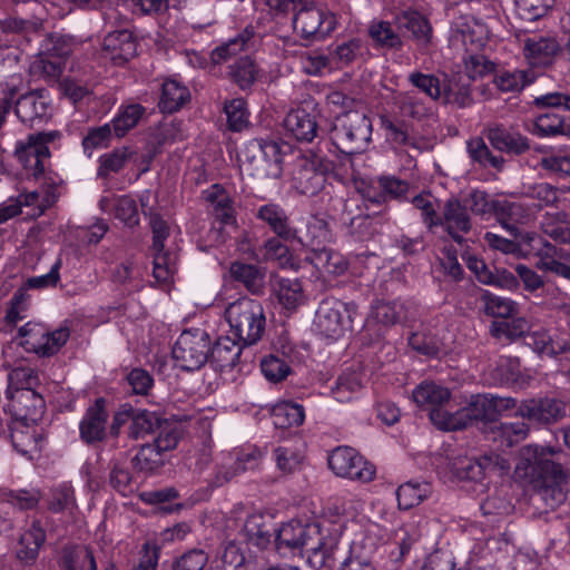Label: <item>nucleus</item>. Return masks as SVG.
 <instances>
[{
  "label": "nucleus",
  "instance_id": "nucleus-1",
  "mask_svg": "<svg viewBox=\"0 0 570 570\" xmlns=\"http://www.w3.org/2000/svg\"><path fill=\"white\" fill-rule=\"evenodd\" d=\"M551 448L525 445L520 450L514 473L529 485L531 504L543 512L554 510L567 499L568 474L562 465L549 459Z\"/></svg>",
  "mask_w": 570,
  "mask_h": 570
},
{
  "label": "nucleus",
  "instance_id": "nucleus-2",
  "mask_svg": "<svg viewBox=\"0 0 570 570\" xmlns=\"http://www.w3.org/2000/svg\"><path fill=\"white\" fill-rule=\"evenodd\" d=\"M275 548L281 554L305 549L307 562L315 570H331L338 548L340 531L330 523L289 521L275 532Z\"/></svg>",
  "mask_w": 570,
  "mask_h": 570
},
{
  "label": "nucleus",
  "instance_id": "nucleus-3",
  "mask_svg": "<svg viewBox=\"0 0 570 570\" xmlns=\"http://www.w3.org/2000/svg\"><path fill=\"white\" fill-rule=\"evenodd\" d=\"M328 134L337 151L348 156L360 154L371 141L372 121L363 112L347 111L334 118Z\"/></svg>",
  "mask_w": 570,
  "mask_h": 570
},
{
  "label": "nucleus",
  "instance_id": "nucleus-4",
  "mask_svg": "<svg viewBox=\"0 0 570 570\" xmlns=\"http://www.w3.org/2000/svg\"><path fill=\"white\" fill-rule=\"evenodd\" d=\"M230 332L243 345L257 343L265 331V313L262 304L248 297H240L225 309Z\"/></svg>",
  "mask_w": 570,
  "mask_h": 570
},
{
  "label": "nucleus",
  "instance_id": "nucleus-5",
  "mask_svg": "<svg viewBox=\"0 0 570 570\" xmlns=\"http://www.w3.org/2000/svg\"><path fill=\"white\" fill-rule=\"evenodd\" d=\"M327 144L308 149L298 160L293 171L292 185L302 195H316L326 181V175L333 173L335 164L328 158Z\"/></svg>",
  "mask_w": 570,
  "mask_h": 570
},
{
  "label": "nucleus",
  "instance_id": "nucleus-6",
  "mask_svg": "<svg viewBox=\"0 0 570 570\" xmlns=\"http://www.w3.org/2000/svg\"><path fill=\"white\" fill-rule=\"evenodd\" d=\"M59 130L38 131L27 135L14 144L13 157L26 170L28 176L41 177L51 157L50 145L60 140Z\"/></svg>",
  "mask_w": 570,
  "mask_h": 570
},
{
  "label": "nucleus",
  "instance_id": "nucleus-7",
  "mask_svg": "<svg viewBox=\"0 0 570 570\" xmlns=\"http://www.w3.org/2000/svg\"><path fill=\"white\" fill-rule=\"evenodd\" d=\"M356 309L357 306L354 303L326 297L320 303L315 313V328L325 337L337 338L351 326Z\"/></svg>",
  "mask_w": 570,
  "mask_h": 570
},
{
  "label": "nucleus",
  "instance_id": "nucleus-8",
  "mask_svg": "<svg viewBox=\"0 0 570 570\" xmlns=\"http://www.w3.org/2000/svg\"><path fill=\"white\" fill-rule=\"evenodd\" d=\"M210 345V336L205 330H186L173 347V357L183 370L195 371L208 361Z\"/></svg>",
  "mask_w": 570,
  "mask_h": 570
},
{
  "label": "nucleus",
  "instance_id": "nucleus-9",
  "mask_svg": "<svg viewBox=\"0 0 570 570\" xmlns=\"http://www.w3.org/2000/svg\"><path fill=\"white\" fill-rule=\"evenodd\" d=\"M517 406V400L513 397H501L492 394H478L471 397L468 405L461 409L464 428L473 422H484L489 424V430L497 423L498 417L508 410Z\"/></svg>",
  "mask_w": 570,
  "mask_h": 570
},
{
  "label": "nucleus",
  "instance_id": "nucleus-10",
  "mask_svg": "<svg viewBox=\"0 0 570 570\" xmlns=\"http://www.w3.org/2000/svg\"><path fill=\"white\" fill-rule=\"evenodd\" d=\"M330 469L341 478L370 482L375 475V468L353 448L338 446L328 456Z\"/></svg>",
  "mask_w": 570,
  "mask_h": 570
},
{
  "label": "nucleus",
  "instance_id": "nucleus-11",
  "mask_svg": "<svg viewBox=\"0 0 570 570\" xmlns=\"http://www.w3.org/2000/svg\"><path fill=\"white\" fill-rule=\"evenodd\" d=\"M6 397L7 409L14 421L35 424L45 413V400L36 390H6Z\"/></svg>",
  "mask_w": 570,
  "mask_h": 570
},
{
  "label": "nucleus",
  "instance_id": "nucleus-12",
  "mask_svg": "<svg viewBox=\"0 0 570 570\" xmlns=\"http://www.w3.org/2000/svg\"><path fill=\"white\" fill-rule=\"evenodd\" d=\"M294 12V29L304 38L315 35L326 36L335 27L334 16L326 14L309 0H304Z\"/></svg>",
  "mask_w": 570,
  "mask_h": 570
},
{
  "label": "nucleus",
  "instance_id": "nucleus-13",
  "mask_svg": "<svg viewBox=\"0 0 570 570\" xmlns=\"http://www.w3.org/2000/svg\"><path fill=\"white\" fill-rule=\"evenodd\" d=\"M248 151L254 153L249 161L253 167L252 175L267 178L281 175L283 157L277 141L256 139L249 144Z\"/></svg>",
  "mask_w": 570,
  "mask_h": 570
},
{
  "label": "nucleus",
  "instance_id": "nucleus-14",
  "mask_svg": "<svg viewBox=\"0 0 570 570\" xmlns=\"http://www.w3.org/2000/svg\"><path fill=\"white\" fill-rule=\"evenodd\" d=\"M439 219V226L444 227L453 242L463 245L465 242L464 235L472 229V220L466 204H463L456 197H450L445 200Z\"/></svg>",
  "mask_w": 570,
  "mask_h": 570
},
{
  "label": "nucleus",
  "instance_id": "nucleus-15",
  "mask_svg": "<svg viewBox=\"0 0 570 570\" xmlns=\"http://www.w3.org/2000/svg\"><path fill=\"white\" fill-rule=\"evenodd\" d=\"M343 220L352 236L357 239L364 240L373 236L376 232V225L383 223V217L380 213L370 212L365 205V210L353 200H348L344 205Z\"/></svg>",
  "mask_w": 570,
  "mask_h": 570
},
{
  "label": "nucleus",
  "instance_id": "nucleus-16",
  "mask_svg": "<svg viewBox=\"0 0 570 570\" xmlns=\"http://www.w3.org/2000/svg\"><path fill=\"white\" fill-rule=\"evenodd\" d=\"M264 453L259 449L242 450L236 453L235 458L229 455V462H223L217 465L215 475L210 483L214 487H223L230 482L234 478L258 468Z\"/></svg>",
  "mask_w": 570,
  "mask_h": 570
},
{
  "label": "nucleus",
  "instance_id": "nucleus-17",
  "mask_svg": "<svg viewBox=\"0 0 570 570\" xmlns=\"http://www.w3.org/2000/svg\"><path fill=\"white\" fill-rule=\"evenodd\" d=\"M510 462L498 453H485L478 459H465L456 468L458 476L462 480L480 481L488 472L504 473L509 471Z\"/></svg>",
  "mask_w": 570,
  "mask_h": 570
},
{
  "label": "nucleus",
  "instance_id": "nucleus-18",
  "mask_svg": "<svg viewBox=\"0 0 570 570\" xmlns=\"http://www.w3.org/2000/svg\"><path fill=\"white\" fill-rule=\"evenodd\" d=\"M108 412L106 402L99 397L89 406L79 423L80 439L86 444L102 442L107 436Z\"/></svg>",
  "mask_w": 570,
  "mask_h": 570
},
{
  "label": "nucleus",
  "instance_id": "nucleus-19",
  "mask_svg": "<svg viewBox=\"0 0 570 570\" xmlns=\"http://www.w3.org/2000/svg\"><path fill=\"white\" fill-rule=\"evenodd\" d=\"M397 30L409 33V37L421 47L432 42L433 29L425 16L412 9L399 12L394 18Z\"/></svg>",
  "mask_w": 570,
  "mask_h": 570
},
{
  "label": "nucleus",
  "instance_id": "nucleus-20",
  "mask_svg": "<svg viewBox=\"0 0 570 570\" xmlns=\"http://www.w3.org/2000/svg\"><path fill=\"white\" fill-rule=\"evenodd\" d=\"M560 51V45L553 37L533 35L523 43V55L532 67H548Z\"/></svg>",
  "mask_w": 570,
  "mask_h": 570
},
{
  "label": "nucleus",
  "instance_id": "nucleus-21",
  "mask_svg": "<svg viewBox=\"0 0 570 570\" xmlns=\"http://www.w3.org/2000/svg\"><path fill=\"white\" fill-rule=\"evenodd\" d=\"M562 403L554 399H531L523 401L517 410V415L538 423H550L563 415Z\"/></svg>",
  "mask_w": 570,
  "mask_h": 570
},
{
  "label": "nucleus",
  "instance_id": "nucleus-22",
  "mask_svg": "<svg viewBox=\"0 0 570 570\" xmlns=\"http://www.w3.org/2000/svg\"><path fill=\"white\" fill-rule=\"evenodd\" d=\"M102 50L114 63L124 65L136 56L137 41L131 31L116 30L104 38Z\"/></svg>",
  "mask_w": 570,
  "mask_h": 570
},
{
  "label": "nucleus",
  "instance_id": "nucleus-23",
  "mask_svg": "<svg viewBox=\"0 0 570 570\" xmlns=\"http://www.w3.org/2000/svg\"><path fill=\"white\" fill-rule=\"evenodd\" d=\"M495 208L498 223L513 237L520 235L518 225H528L532 220L531 208L520 202L499 199Z\"/></svg>",
  "mask_w": 570,
  "mask_h": 570
},
{
  "label": "nucleus",
  "instance_id": "nucleus-24",
  "mask_svg": "<svg viewBox=\"0 0 570 570\" xmlns=\"http://www.w3.org/2000/svg\"><path fill=\"white\" fill-rule=\"evenodd\" d=\"M302 246L311 249V253L323 248L332 240L328 223L318 216L307 218L304 227L295 228V238Z\"/></svg>",
  "mask_w": 570,
  "mask_h": 570
},
{
  "label": "nucleus",
  "instance_id": "nucleus-25",
  "mask_svg": "<svg viewBox=\"0 0 570 570\" xmlns=\"http://www.w3.org/2000/svg\"><path fill=\"white\" fill-rule=\"evenodd\" d=\"M256 217L283 240H294L295 228L291 225L289 217L281 205L275 203L263 205L257 209Z\"/></svg>",
  "mask_w": 570,
  "mask_h": 570
},
{
  "label": "nucleus",
  "instance_id": "nucleus-26",
  "mask_svg": "<svg viewBox=\"0 0 570 570\" xmlns=\"http://www.w3.org/2000/svg\"><path fill=\"white\" fill-rule=\"evenodd\" d=\"M284 128L298 141L311 142L316 137L318 126L314 115L297 108L286 115Z\"/></svg>",
  "mask_w": 570,
  "mask_h": 570
},
{
  "label": "nucleus",
  "instance_id": "nucleus-27",
  "mask_svg": "<svg viewBox=\"0 0 570 570\" xmlns=\"http://www.w3.org/2000/svg\"><path fill=\"white\" fill-rule=\"evenodd\" d=\"M483 134L491 146L501 153L520 155L530 148L525 137L512 134L503 127H489Z\"/></svg>",
  "mask_w": 570,
  "mask_h": 570
},
{
  "label": "nucleus",
  "instance_id": "nucleus-28",
  "mask_svg": "<svg viewBox=\"0 0 570 570\" xmlns=\"http://www.w3.org/2000/svg\"><path fill=\"white\" fill-rule=\"evenodd\" d=\"M58 566L60 570H98L94 552L87 546L62 547Z\"/></svg>",
  "mask_w": 570,
  "mask_h": 570
},
{
  "label": "nucleus",
  "instance_id": "nucleus-29",
  "mask_svg": "<svg viewBox=\"0 0 570 570\" xmlns=\"http://www.w3.org/2000/svg\"><path fill=\"white\" fill-rule=\"evenodd\" d=\"M243 343L237 338L229 336L218 337L213 346H210L209 358L218 368L234 367L242 354Z\"/></svg>",
  "mask_w": 570,
  "mask_h": 570
},
{
  "label": "nucleus",
  "instance_id": "nucleus-30",
  "mask_svg": "<svg viewBox=\"0 0 570 570\" xmlns=\"http://www.w3.org/2000/svg\"><path fill=\"white\" fill-rule=\"evenodd\" d=\"M204 197L210 204L213 214L219 222L224 225L236 223L233 199L224 187L215 184L204 191Z\"/></svg>",
  "mask_w": 570,
  "mask_h": 570
},
{
  "label": "nucleus",
  "instance_id": "nucleus-31",
  "mask_svg": "<svg viewBox=\"0 0 570 570\" xmlns=\"http://www.w3.org/2000/svg\"><path fill=\"white\" fill-rule=\"evenodd\" d=\"M48 112V102L43 90H35L20 96L16 102V115L23 122H32Z\"/></svg>",
  "mask_w": 570,
  "mask_h": 570
},
{
  "label": "nucleus",
  "instance_id": "nucleus-32",
  "mask_svg": "<svg viewBox=\"0 0 570 570\" xmlns=\"http://www.w3.org/2000/svg\"><path fill=\"white\" fill-rule=\"evenodd\" d=\"M229 275L252 294L258 295L263 293L265 273L256 265L233 262L229 266Z\"/></svg>",
  "mask_w": 570,
  "mask_h": 570
},
{
  "label": "nucleus",
  "instance_id": "nucleus-33",
  "mask_svg": "<svg viewBox=\"0 0 570 570\" xmlns=\"http://www.w3.org/2000/svg\"><path fill=\"white\" fill-rule=\"evenodd\" d=\"M99 207L104 212H114L115 217L129 227L139 225V214L135 199L124 195L117 198L102 197Z\"/></svg>",
  "mask_w": 570,
  "mask_h": 570
},
{
  "label": "nucleus",
  "instance_id": "nucleus-34",
  "mask_svg": "<svg viewBox=\"0 0 570 570\" xmlns=\"http://www.w3.org/2000/svg\"><path fill=\"white\" fill-rule=\"evenodd\" d=\"M412 396L420 407L431 411L446 403L450 400L451 392L440 384L424 381L413 390Z\"/></svg>",
  "mask_w": 570,
  "mask_h": 570
},
{
  "label": "nucleus",
  "instance_id": "nucleus-35",
  "mask_svg": "<svg viewBox=\"0 0 570 570\" xmlns=\"http://www.w3.org/2000/svg\"><path fill=\"white\" fill-rule=\"evenodd\" d=\"M466 151L473 164L481 168H493L502 170L504 158L499 155L492 154L482 137H474L466 141Z\"/></svg>",
  "mask_w": 570,
  "mask_h": 570
},
{
  "label": "nucleus",
  "instance_id": "nucleus-36",
  "mask_svg": "<svg viewBox=\"0 0 570 570\" xmlns=\"http://www.w3.org/2000/svg\"><path fill=\"white\" fill-rule=\"evenodd\" d=\"M190 99L188 88L177 80H166L163 83L159 108L164 112L173 114L178 111Z\"/></svg>",
  "mask_w": 570,
  "mask_h": 570
},
{
  "label": "nucleus",
  "instance_id": "nucleus-37",
  "mask_svg": "<svg viewBox=\"0 0 570 570\" xmlns=\"http://www.w3.org/2000/svg\"><path fill=\"white\" fill-rule=\"evenodd\" d=\"M542 232L559 243L570 244V217L567 213L547 212L541 219Z\"/></svg>",
  "mask_w": 570,
  "mask_h": 570
},
{
  "label": "nucleus",
  "instance_id": "nucleus-38",
  "mask_svg": "<svg viewBox=\"0 0 570 570\" xmlns=\"http://www.w3.org/2000/svg\"><path fill=\"white\" fill-rule=\"evenodd\" d=\"M278 303L288 311H294L304 299L302 284L296 278L277 277L273 285Z\"/></svg>",
  "mask_w": 570,
  "mask_h": 570
},
{
  "label": "nucleus",
  "instance_id": "nucleus-39",
  "mask_svg": "<svg viewBox=\"0 0 570 570\" xmlns=\"http://www.w3.org/2000/svg\"><path fill=\"white\" fill-rule=\"evenodd\" d=\"M533 134L539 137L570 136V119L554 112L541 114L533 122Z\"/></svg>",
  "mask_w": 570,
  "mask_h": 570
},
{
  "label": "nucleus",
  "instance_id": "nucleus-40",
  "mask_svg": "<svg viewBox=\"0 0 570 570\" xmlns=\"http://www.w3.org/2000/svg\"><path fill=\"white\" fill-rule=\"evenodd\" d=\"M243 532L250 544L265 549L276 531H272L271 525L265 522L262 514H252L246 519Z\"/></svg>",
  "mask_w": 570,
  "mask_h": 570
},
{
  "label": "nucleus",
  "instance_id": "nucleus-41",
  "mask_svg": "<svg viewBox=\"0 0 570 570\" xmlns=\"http://www.w3.org/2000/svg\"><path fill=\"white\" fill-rule=\"evenodd\" d=\"M308 259L320 272L326 274L341 275L347 268V263L343 256L328 248L326 245L311 253Z\"/></svg>",
  "mask_w": 570,
  "mask_h": 570
},
{
  "label": "nucleus",
  "instance_id": "nucleus-42",
  "mask_svg": "<svg viewBox=\"0 0 570 570\" xmlns=\"http://www.w3.org/2000/svg\"><path fill=\"white\" fill-rule=\"evenodd\" d=\"M272 419L277 429L298 426L305 419L304 407L289 401L281 402L273 407Z\"/></svg>",
  "mask_w": 570,
  "mask_h": 570
},
{
  "label": "nucleus",
  "instance_id": "nucleus-43",
  "mask_svg": "<svg viewBox=\"0 0 570 570\" xmlns=\"http://www.w3.org/2000/svg\"><path fill=\"white\" fill-rule=\"evenodd\" d=\"M145 112L146 108L139 104L121 106L118 114L110 122L114 135L117 138L126 136L129 130L137 126Z\"/></svg>",
  "mask_w": 570,
  "mask_h": 570
},
{
  "label": "nucleus",
  "instance_id": "nucleus-44",
  "mask_svg": "<svg viewBox=\"0 0 570 570\" xmlns=\"http://www.w3.org/2000/svg\"><path fill=\"white\" fill-rule=\"evenodd\" d=\"M32 423L13 422L11 428V442L13 448L23 455L32 453L38 450L39 435Z\"/></svg>",
  "mask_w": 570,
  "mask_h": 570
},
{
  "label": "nucleus",
  "instance_id": "nucleus-45",
  "mask_svg": "<svg viewBox=\"0 0 570 570\" xmlns=\"http://www.w3.org/2000/svg\"><path fill=\"white\" fill-rule=\"evenodd\" d=\"M368 36L377 47L389 50H401L402 36L396 32L389 21H373L368 27Z\"/></svg>",
  "mask_w": 570,
  "mask_h": 570
},
{
  "label": "nucleus",
  "instance_id": "nucleus-46",
  "mask_svg": "<svg viewBox=\"0 0 570 570\" xmlns=\"http://www.w3.org/2000/svg\"><path fill=\"white\" fill-rule=\"evenodd\" d=\"M431 485L428 482L409 481L397 488L396 497L399 508L409 510L419 505L431 494Z\"/></svg>",
  "mask_w": 570,
  "mask_h": 570
},
{
  "label": "nucleus",
  "instance_id": "nucleus-47",
  "mask_svg": "<svg viewBox=\"0 0 570 570\" xmlns=\"http://www.w3.org/2000/svg\"><path fill=\"white\" fill-rule=\"evenodd\" d=\"M529 432L527 423L520 421L514 423L498 422L491 426L489 434L493 441H500L508 448L525 439Z\"/></svg>",
  "mask_w": 570,
  "mask_h": 570
},
{
  "label": "nucleus",
  "instance_id": "nucleus-48",
  "mask_svg": "<svg viewBox=\"0 0 570 570\" xmlns=\"http://www.w3.org/2000/svg\"><path fill=\"white\" fill-rule=\"evenodd\" d=\"M159 424L160 417L155 412L132 409L128 436L132 440L142 439L148 434L155 433Z\"/></svg>",
  "mask_w": 570,
  "mask_h": 570
},
{
  "label": "nucleus",
  "instance_id": "nucleus-49",
  "mask_svg": "<svg viewBox=\"0 0 570 570\" xmlns=\"http://www.w3.org/2000/svg\"><path fill=\"white\" fill-rule=\"evenodd\" d=\"M404 314V306L399 301L376 302L371 309L368 322L382 324L384 326L394 325L400 322Z\"/></svg>",
  "mask_w": 570,
  "mask_h": 570
},
{
  "label": "nucleus",
  "instance_id": "nucleus-50",
  "mask_svg": "<svg viewBox=\"0 0 570 570\" xmlns=\"http://www.w3.org/2000/svg\"><path fill=\"white\" fill-rule=\"evenodd\" d=\"M490 333L497 338L505 337L515 340L527 336L529 333V323L524 317H510L502 321H494L490 326Z\"/></svg>",
  "mask_w": 570,
  "mask_h": 570
},
{
  "label": "nucleus",
  "instance_id": "nucleus-51",
  "mask_svg": "<svg viewBox=\"0 0 570 570\" xmlns=\"http://www.w3.org/2000/svg\"><path fill=\"white\" fill-rule=\"evenodd\" d=\"M163 454L155 443L144 444L132 458V465L142 472H154L164 465Z\"/></svg>",
  "mask_w": 570,
  "mask_h": 570
},
{
  "label": "nucleus",
  "instance_id": "nucleus-52",
  "mask_svg": "<svg viewBox=\"0 0 570 570\" xmlns=\"http://www.w3.org/2000/svg\"><path fill=\"white\" fill-rule=\"evenodd\" d=\"M132 155L129 147H121L100 156L97 175L107 178L111 173L120 171Z\"/></svg>",
  "mask_w": 570,
  "mask_h": 570
},
{
  "label": "nucleus",
  "instance_id": "nucleus-53",
  "mask_svg": "<svg viewBox=\"0 0 570 570\" xmlns=\"http://www.w3.org/2000/svg\"><path fill=\"white\" fill-rule=\"evenodd\" d=\"M481 299L484 304L483 309L487 315L505 320L514 316L517 313V303L509 298H503L485 291Z\"/></svg>",
  "mask_w": 570,
  "mask_h": 570
},
{
  "label": "nucleus",
  "instance_id": "nucleus-54",
  "mask_svg": "<svg viewBox=\"0 0 570 570\" xmlns=\"http://www.w3.org/2000/svg\"><path fill=\"white\" fill-rule=\"evenodd\" d=\"M362 386L363 381L360 373L346 372L338 376L335 386L332 389V394L336 401L347 402Z\"/></svg>",
  "mask_w": 570,
  "mask_h": 570
},
{
  "label": "nucleus",
  "instance_id": "nucleus-55",
  "mask_svg": "<svg viewBox=\"0 0 570 570\" xmlns=\"http://www.w3.org/2000/svg\"><path fill=\"white\" fill-rule=\"evenodd\" d=\"M533 79V75L525 70L503 71L495 76L494 83L501 91L515 92L531 83Z\"/></svg>",
  "mask_w": 570,
  "mask_h": 570
},
{
  "label": "nucleus",
  "instance_id": "nucleus-56",
  "mask_svg": "<svg viewBox=\"0 0 570 570\" xmlns=\"http://www.w3.org/2000/svg\"><path fill=\"white\" fill-rule=\"evenodd\" d=\"M75 43L72 38L61 33H50L41 45V52L52 58L65 59L73 51Z\"/></svg>",
  "mask_w": 570,
  "mask_h": 570
},
{
  "label": "nucleus",
  "instance_id": "nucleus-57",
  "mask_svg": "<svg viewBox=\"0 0 570 570\" xmlns=\"http://www.w3.org/2000/svg\"><path fill=\"white\" fill-rule=\"evenodd\" d=\"M229 75L239 88L246 89L255 82L257 68L249 57H242L229 66Z\"/></svg>",
  "mask_w": 570,
  "mask_h": 570
},
{
  "label": "nucleus",
  "instance_id": "nucleus-58",
  "mask_svg": "<svg viewBox=\"0 0 570 570\" xmlns=\"http://www.w3.org/2000/svg\"><path fill=\"white\" fill-rule=\"evenodd\" d=\"M69 336L68 327H59L50 333L45 330V334L40 336V343L36 347V353L41 356H51L66 344Z\"/></svg>",
  "mask_w": 570,
  "mask_h": 570
},
{
  "label": "nucleus",
  "instance_id": "nucleus-59",
  "mask_svg": "<svg viewBox=\"0 0 570 570\" xmlns=\"http://www.w3.org/2000/svg\"><path fill=\"white\" fill-rule=\"evenodd\" d=\"M525 340L527 344L532 346L535 352L548 355H556L570 348L566 344L554 343L543 330L528 333Z\"/></svg>",
  "mask_w": 570,
  "mask_h": 570
},
{
  "label": "nucleus",
  "instance_id": "nucleus-60",
  "mask_svg": "<svg viewBox=\"0 0 570 570\" xmlns=\"http://www.w3.org/2000/svg\"><path fill=\"white\" fill-rule=\"evenodd\" d=\"M252 33L247 30L243 33L238 35L236 38L229 40L228 42L217 47L212 52V60L214 63H222L229 59L233 56L245 50L248 41L250 40Z\"/></svg>",
  "mask_w": 570,
  "mask_h": 570
},
{
  "label": "nucleus",
  "instance_id": "nucleus-61",
  "mask_svg": "<svg viewBox=\"0 0 570 570\" xmlns=\"http://www.w3.org/2000/svg\"><path fill=\"white\" fill-rule=\"evenodd\" d=\"M76 508V498L72 487L69 483H62L51 491V499L48 509L55 513Z\"/></svg>",
  "mask_w": 570,
  "mask_h": 570
},
{
  "label": "nucleus",
  "instance_id": "nucleus-62",
  "mask_svg": "<svg viewBox=\"0 0 570 570\" xmlns=\"http://www.w3.org/2000/svg\"><path fill=\"white\" fill-rule=\"evenodd\" d=\"M552 0H514L517 14L525 21L542 18L551 7Z\"/></svg>",
  "mask_w": 570,
  "mask_h": 570
},
{
  "label": "nucleus",
  "instance_id": "nucleus-63",
  "mask_svg": "<svg viewBox=\"0 0 570 570\" xmlns=\"http://www.w3.org/2000/svg\"><path fill=\"white\" fill-rule=\"evenodd\" d=\"M499 199H490L489 195L482 190H472L466 197L465 204L470 210L476 216L497 215V204Z\"/></svg>",
  "mask_w": 570,
  "mask_h": 570
},
{
  "label": "nucleus",
  "instance_id": "nucleus-64",
  "mask_svg": "<svg viewBox=\"0 0 570 570\" xmlns=\"http://www.w3.org/2000/svg\"><path fill=\"white\" fill-rule=\"evenodd\" d=\"M156 431H158V435L154 443L159 450L166 452L176 448L180 438V426L178 424L160 419V424L157 425Z\"/></svg>",
  "mask_w": 570,
  "mask_h": 570
}]
</instances>
